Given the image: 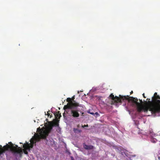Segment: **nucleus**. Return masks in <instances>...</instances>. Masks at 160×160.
<instances>
[{
	"label": "nucleus",
	"instance_id": "f3484780",
	"mask_svg": "<svg viewBox=\"0 0 160 160\" xmlns=\"http://www.w3.org/2000/svg\"><path fill=\"white\" fill-rule=\"evenodd\" d=\"M132 93V91L131 92V93Z\"/></svg>",
	"mask_w": 160,
	"mask_h": 160
},
{
	"label": "nucleus",
	"instance_id": "1a4fd4ad",
	"mask_svg": "<svg viewBox=\"0 0 160 160\" xmlns=\"http://www.w3.org/2000/svg\"><path fill=\"white\" fill-rule=\"evenodd\" d=\"M94 114L95 115L97 116H99V114L97 112H95Z\"/></svg>",
	"mask_w": 160,
	"mask_h": 160
},
{
	"label": "nucleus",
	"instance_id": "9d476101",
	"mask_svg": "<svg viewBox=\"0 0 160 160\" xmlns=\"http://www.w3.org/2000/svg\"><path fill=\"white\" fill-rule=\"evenodd\" d=\"M88 125H82V127H83V128H84V127H88Z\"/></svg>",
	"mask_w": 160,
	"mask_h": 160
},
{
	"label": "nucleus",
	"instance_id": "dca6fc26",
	"mask_svg": "<svg viewBox=\"0 0 160 160\" xmlns=\"http://www.w3.org/2000/svg\"><path fill=\"white\" fill-rule=\"evenodd\" d=\"M45 115H46V112H45Z\"/></svg>",
	"mask_w": 160,
	"mask_h": 160
},
{
	"label": "nucleus",
	"instance_id": "ddd939ff",
	"mask_svg": "<svg viewBox=\"0 0 160 160\" xmlns=\"http://www.w3.org/2000/svg\"><path fill=\"white\" fill-rule=\"evenodd\" d=\"M158 159L160 160V157L158 156Z\"/></svg>",
	"mask_w": 160,
	"mask_h": 160
},
{
	"label": "nucleus",
	"instance_id": "20e7f679",
	"mask_svg": "<svg viewBox=\"0 0 160 160\" xmlns=\"http://www.w3.org/2000/svg\"><path fill=\"white\" fill-rule=\"evenodd\" d=\"M150 135L151 137V141L153 143L156 142L158 140L157 139L158 138H160V136L156 135V134L153 132L150 133Z\"/></svg>",
	"mask_w": 160,
	"mask_h": 160
},
{
	"label": "nucleus",
	"instance_id": "0eeeda50",
	"mask_svg": "<svg viewBox=\"0 0 160 160\" xmlns=\"http://www.w3.org/2000/svg\"><path fill=\"white\" fill-rule=\"evenodd\" d=\"M47 144L49 145H52L53 143H54V142H52L51 141V142H50V141H47V142H46Z\"/></svg>",
	"mask_w": 160,
	"mask_h": 160
},
{
	"label": "nucleus",
	"instance_id": "7ed1b4c3",
	"mask_svg": "<svg viewBox=\"0 0 160 160\" xmlns=\"http://www.w3.org/2000/svg\"><path fill=\"white\" fill-rule=\"evenodd\" d=\"M77 105L72 103L66 107L67 108V112H70L71 115L74 117H78L79 116V114L77 110Z\"/></svg>",
	"mask_w": 160,
	"mask_h": 160
},
{
	"label": "nucleus",
	"instance_id": "4468645a",
	"mask_svg": "<svg viewBox=\"0 0 160 160\" xmlns=\"http://www.w3.org/2000/svg\"><path fill=\"white\" fill-rule=\"evenodd\" d=\"M143 97H144V98H145V96H144V93H143Z\"/></svg>",
	"mask_w": 160,
	"mask_h": 160
},
{
	"label": "nucleus",
	"instance_id": "6e6552de",
	"mask_svg": "<svg viewBox=\"0 0 160 160\" xmlns=\"http://www.w3.org/2000/svg\"><path fill=\"white\" fill-rule=\"evenodd\" d=\"M71 101H72V100H71V99L70 98H67V102H70V103L68 105H69L70 104L72 103H73Z\"/></svg>",
	"mask_w": 160,
	"mask_h": 160
},
{
	"label": "nucleus",
	"instance_id": "2eb2a0df",
	"mask_svg": "<svg viewBox=\"0 0 160 160\" xmlns=\"http://www.w3.org/2000/svg\"><path fill=\"white\" fill-rule=\"evenodd\" d=\"M143 97H144V98H145V96H144V93H143Z\"/></svg>",
	"mask_w": 160,
	"mask_h": 160
},
{
	"label": "nucleus",
	"instance_id": "9b49d317",
	"mask_svg": "<svg viewBox=\"0 0 160 160\" xmlns=\"http://www.w3.org/2000/svg\"><path fill=\"white\" fill-rule=\"evenodd\" d=\"M50 112V111H48V112H47V115H48V116H49V114H50V113H49Z\"/></svg>",
	"mask_w": 160,
	"mask_h": 160
},
{
	"label": "nucleus",
	"instance_id": "423d86ee",
	"mask_svg": "<svg viewBox=\"0 0 160 160\" xmlns=\"http://www.w3.org/2000/svg\"><path fill=\"white\" fill-rule=\"evenodd\" d=\"M92 146H88L87 145H84V148L86 149H90L92 148Z\"/></svg>",
	"mask_w": 160,
	"mask_h": 160
},
{
	"label": "nucleus",
	"instance_id": "f03ea898",
	"mask_svg": "<svg viewBox=\"0 0 160 160\" xmlns=\"http://www.w3.org/2000/svg\"><path fill=\"white\" fill-rule=\"evenodd\" d=\"M59 125L57 121L54 123L50 122L45 127L40 129V127L37 129L38 132L37 133H35L33 137L30 139V143H27L23 145L24 149L22 150L20 147H18L17 145L14 146L11 142H9V144H7L2 148L1 145H0V154L2 153L6 150L9 149L10 151L13 153V155L16 157H21L23 153V151L26 154H28L27 151H30V148H32L36 142L39 141L41 139H45L48 135L49 133L50 132L54 126H58Z\"/></svg>",
	"mask_w": 160,
	"mask_h": 160
},
{
	"label": "nucleus",
	"instance_id": "39448f33",
	"mask_svg": "<svg viewBox=\"0 0 160 160\" xmlns=\"http://www.w3.org/2000/svg\"><path fill=\"white\" fill-rule=\"evenodd\" d=\"M74 132L76 133H79L81 132V130L77 128H74L73 129Z\"/></svg>",
	"mask_w": 160,
	"mask_h": 160
},
{
	"label": "nucleus",
	"instance_id": "f8f14e48",
	"mask_svg": "<svg viewBox=\"0 0 160 160\" xmlns=\"http://www.w3.org/2000/svg\"><path fill=\"white\" fill-rule=\"evenodd\" d=\"M90 114H92V115H94L95 113H94L93 112H92V113H90Z\"/></svg>",
	"mask_w": 160,
	"mask_h": 160
},
{
	"label": "nucleus",
	"instance_id": "f257e3e1",
	"mask_svg": "<svg viewBox=\"0 0 160 160\" xmlns=\"http://www.w3.org/2000/svg\"><path fill=\"white\" fill-rule=\"evenodd\" d=\"M109 99L108 103L115 105L118 107V105L120 104L122 102L127 104L128 111L129 113L133 119V121L136 125L139 124V122L136 119L137 115H131V112L129 109H131V108H136L138 112L144 111L146 112L149 110L151 113L154 116H160V97L158 96L157 93L155 92L154 94V96L152 98V101L151 102L148 101L149 104H147V102H146V105L143 103L142 100H139L140 102H138V100L137 98L133 97H129L127 96H123L121 95H119V97L115 96L111 94L108 98Z\"/></svg>",
	"mask_w": 160,
	"mask_h": 160
}]
</instances>
